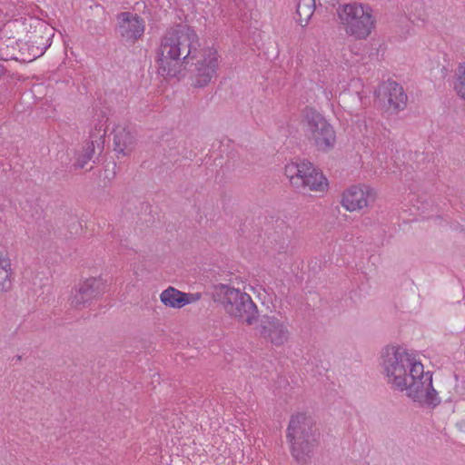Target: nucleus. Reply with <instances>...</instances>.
Wrapping results in <instances>:
<instances>
[{
	"mask_svg": "<svg viewBox=\"0 0 465 465\" xmlns=\"http://www.w3.org/2000/svg\"><path fill=\"white\" fill-rule=\"evenodd\" d=\"M114 152L118 159L130 157L135 150L134 134L126 128L117 127L114 134Z\"/></svg>",
	"mask_w": 465,
	"mask_h": 465,
	"instance_id": "nucleus-16",
	"label": "nucleus"
},
{
	"mask_svg": "<svg viewBox=\"0 0 465 465\" xmlns=\"http://www.w3.org/2000/svg\"><path fill=\"white\" fill-rule=\"evenodd\" d=\"M221 64L218 46L202 41L197 31L186 24L168 27L162 35L156 52L157 71L165 78L178 77L191 65L193 84L208 85Z\"/></svg>",
	"mask_w": 465,
	"mask_h": 465,
	"instance_id": "nucleus-1",
	"label": "nucleus"
},
{
	"mask_svg": "<svg viewBox=\"0 0 465 465\" xmlns=\"http://www.w3.org/2000/svg\"><path fill=\"white\" fill-rule=\"evenodd\" d=\"M453 90L458 97L465 100V63L460 64L453 81Z\"/></svg>",
	"mask_w": 465,
	"mask_h": 465,
	"instance_id": "nucleus-22",
	"label": "nucleus"
},
{
	"mask_svg": "<svg viewBox=\"0 0 465 465\" xmlns=\"http://www.w3.org/2000/svg\"><path fill=\"white\" fill-rule=\"evenodd\" d=\"M430 70L435 74L441 77H446L450 70V61L446 54L442 56H436L431 61Z\"/></svg>",
	"mask_w": 465,
	"mask_h": 465,
	"instance_id": "nucleus-21",
	"label": "nucleus"
},
{
	"mask_svg": "<svg viewBox=\"0 0 465 465\" xmlns=\"http://www.w3.org/2000/svg\"><path fill=\"white\" fill-rule=\"evenodd\" d=\"M338 17L345 32L358 39L366 38L374 26L371 9L361 4H348L338 9Z\"/></svg>",
	"mask_w": 465,
	"mask_h": 465,
	"instance_id": "nucleus-6",
	"label": "nucleus"
},
{
	"mask_svg": "<svg viewBox=\"0 0 465 465\" xmlns=\"http://www.w3.org/2000/svg\"><path fill=\"white\" fill-rule=\"evenodd\" d=\"M331 182L324 172L313 164L301 191L315 196H323L329 193Z\"/></svg>",
	"mask_w": 465,
	"mask_h": 465,
	"instance_id": "nucleus-14",
	"label": "nucleus"
},
{
	"mask_svg": "<svg viewBox=\"0 0 465 465\" xmlns=\"http://www.w3.org/2000/svg\"><path fill=\"white\" fill-rule=\"evenodd\" d=\"M215 303L223 306L224 312L238 322L247 325L257 322L259 312L251 296L240 289L220 283L207 292Z\"/></svg>",
	"mask_w": 465,
	"mask_h": 465,
	"instance_id": "nucleus-4",
	"label": "nucleus"
},
{
	"mask_svg": "<svg viewBox=\"0 0 465 465\" xmlns=\"http://www.w3.org/2000/svg\"><path fill=\"white\" fill-rule=\"evenodd\" d=\"M312 166L313 163L305 159L292 160L284 165L283 174L292 188L301 190Z\"/></svg>",
	"mask_w": 465,
	"mask_h": 465,
	"instance_id": "nucleus-13",
	"label": "nucleus"
},
{
	"mask_svg": "<svg viewBox=\"0 0 465 465\" xmlns=\"http://www.w3.org/2000/svg\"><path fill=\"white\" fill-rule=\"evenodd\" d=\"M315 10L314 0H300L297 5L298 22L304 26L308 24Z\"/></svg>",
	"mask_w": 465,
	"mask_h": 465,
	"instance_id": "nucleus-19",
	"label": "nucleus"
},
{
	"mask_svg": "<svg viewBox=\"0 0 465 465\" xmlns=\"http://www.w3.org/2000/svg\"><path fill=\"white\" fill-rule=\"evenodd\" d=\"M105 282L101 278L91 277L79 282L71 292V305L76 310L88 307L105 292Z\"/></svg>",
	"mask_w": 465,
	"mask_h": 465,
	"instance_id": "nucleus-10",
	"label": "nucleus"
},
{
	"mask_svg": "<svg viewBox=\"0 0 465 465\" xmlns=\"http://www.w3.org/2000/svg\"><path fill=\"white\" fill-rule=\"evenodd\" d=\"M460 429L465 432V421L460 424Z\"/></svg>",
	"mask_w": 465,
	"mask_h": 465,
	"instance_id": "nucleus-28",
	"label": "nucleus"
},
{
	"mask_svg": "<svg viewBox=\"0 0 465 465\" xmlns=\"http://www.w3.org/2000/svg\"><path fill=\"white\" fill-rule=\"evenodd\" d=\"M415 362L407 350L401 346H387L381 352L382 368L395 389L406 388L407 368L411 369Z\"/></svg>",
	"mask_w": 465,
	"mask_h": 465,
	"instance_id": "nucleus-7",
	"label": "nucleus"
},
{
	"mask_svg": "<svg viewBox=\"0 0 465 465\" xmlns=\"http://www.w3.org/2000/svg\"><path fill=\"white\" fill-rule=\"evenodd\" d=\"M407 378L406 388L398 390L401 391H406L407 396L411 399L415 391L417 393L420 392L427 388L429 381H432V373L430 371L424 372L423 365L420 362H415L411 364Z\"/></svg>",
	"mask_w": 465,
	"mask_h": 465,
	"instance_id": "nucleus-15",
	"label": "nucleus"
},
{
	"mask_svg": "<svg viewBox=\"0 0 465 465\" xmlns=\"http://www.w3.org/2000/svg\"><path fill=\"white\" fill-rule=\"evenodd\" d=\"M183 294H184V296H183L184 306L199 301L202 297V294L200 292H195V293L183 292Z\"/></svg>",
	"mask_w": 465,
	"mask_h": 465,
	"instance_id": "nucleus-24",
	"label": "nucleus"
},
{
	"mask_svg": "<svg viewBox=\"0 0 465 465\" xmlns=\"http://www.w3.org/2000/svg\"><path fill=\"white\" fill-rule=\"evenodd\" d=\"M286 437L293 459L305 465L320 444L321 432L312 416L297 413L290 419Z\"/></svg>",
	"mask_w": 465,
	"mask_h": 465,
	"instance_id": "nucleus-3",
	"label": "nucleus"
},
{
	"mask_svg": "<svg viewBox=\"0 0 465 465\" xmlns=\"http://www.w3.org/2000/svg\"><path fill=\"white\" fill-rule=\"evenodd\" d=\"M116 32L124 42L134 45L143 36L145 22L136 13L122 12L116 16Z\"/></svg>",
	"mask_w": 465,
	"mask_h": 465,
	"instance_id": "nucleus-11",
	"label": "nucleus"
},
{
	"mask_svg": "<svg viewBox=\"0 0 465 465\" xmlns=\"http://www.w3.org/2000/svg\"><path fill=\"white\" fill-rule=\"evenodd\" d=\"M11 262L9 259L0 260V291L5 292L11 288Z\"/></svg>",
	"mask_w": 465,
	"mask_h": 465,
	"instance_id": "nucleus-23",
	"label": "nucleus"
},
{
	"mask_svg": "<svg viewBox=\"0 0 465 465\" xmlns=\"http://www.w3.org/2000/svg\"><path fill=\"white\" fill-rule=\"evenodd\" d=\"M374 104L382 111L396 114L406 108L408 96L403 87L388 79L381 82L373 92Z\"/></svg>",
	"mask_w": 465,
	"mask_h": 465,
	"instance_id": "nucleus-9",
	"label": "nucleus"
},
{
	"mask_svg": "<svg viewBox=\"0 0 465 465\" xmlns=\"http://www.w3.org/2000/svg\"><path fill=\"white\" fill-rule=\"evenodd\" d=\"M21 358H22V357H21L20 355H16V356H15V357H14V359H15L16 361H20V360H21Z\"/></svg>",
	"mask_w": 465,
	"mask_h": 465,
	"instance_id": "nucleus-29",
	"label": "nucleus"
},
{
	"mask_svg": "<svg viewBox=\"0 0 465 465\" xmlns=\"http://www.w3.org/2000/svg\"><path fill=\"white\" fill-rule=\"evenodd\" d=\"M379 200V191L366 183H355L345 187L339 203L347 213H361L371 209Z\"/></svg>",
	"mask_w": 465,
	"mask_h": 465,
	"instance_id": "nucleus-8",
	"label": "nucleus"
},
{
	"mask_svg": "<svg viewBox=\"0 0 465 465\" xmlns=\"http://www.w3.org/2000/svg\"><path fill=\"white\" fill-rule=\"evenodd\" d=\"M95 153V146L93 142L87 143L82 150L77 153L75 166L78 168H85L91 163Z\"/></svg>",
	"mask_w": 465,
	"mask_h": 465,
	"instance_id": "nucleus-20",
	"label": "nucleus"
},
{
	"mask_svg": "<svg viewBox=\"0 0 465 465\" xmlns=\"http://www.w3.org/2000/svg\"><path fill=\"white\" fill-rule=\"evenodd\" d=\"M412 401L418 402L421 407L435 408L440 403V399L438 395V391L434 389L431 384V381L427 383V388L420 392L412 394Z\"/></svg>",
	"mask_w": 465,
	"mask_h": 465,
	"instance_id": "nucleus-17",
	"label": "nucleus"
},
{
	"mask_svg": "<svg viewBox=\"0 0 465 465\" xmlns=\"http://www.w3.org/2000/svg\"><path fill=\"white\" fill-rule=\"evenodd\" d=\"M260 336L275 346L284 344L289 339V331L285 324L275 316L263 315L257 327Z\"/></svg>",
	"mask_w": 465,
	"mask_h": 465,
	"instance_id": "nucleus-12",
	"label": "nucleus"
},
{
	"mask_svg": "<svg viewBox=\"0 0 465 465\" xmlns=\"http://www.w3.org/2000/svg\"><path fill=\"white\" fill-rule=\"evenodd\" d=\"M6 34L0 46L1 59L31 62L51 45L53 29L44 24L33 28L24 21H15L7 25Z\"/></svg>",
	"mask_w": 465,
	"mask_h": 465,
	"instance_id": "nucleus-2",
	"label": "nucleus"
},
{
	"mask_svg": "<svg viewBox=\"0 0 465 465\" xmlns=\"http://www.w3.org/2000/svg\"><path fill=\"white\" fill-rule=\"evenodd\" d=\"M289 241H285V239H279V243H276L274 249L279 253H286L289 248Z\"/></svg>",
	"mask_w": 465,
	"mask_h": 465,
	"instance_id": "nucleus-25",
	"label": "nucleus"
},
{
	"mask_svg": "<svg viewBox=\"0 0 465 465\" xmlns=\"http://www.w3.org/2000/svg\"><path fill=\"white\" fill-rule=\"evenodd\" d=\"M5 74V68L3 67L2 64L0 63V76H2Z\"/></svg>",
	"mask_w": 465,
	"mask_h": 465,
	"instance_id": "nucleus-27",
	"label": "nucleus"
},
{
	"mask_svg": "<svg viewBox=\"0 0 465 465\" xmlns=\"http://www.w3.org/2000/svg\"><path fill=\"white\" fill-rule=\"evenodd\" d=\"M465 329V322H462L458 326L454 327L453 330L456 331H462Z\"/></svg>",
	"mask_w": 465,
	"mask_h": 465,
	"instance_id": "nucleus-26",
	"label": "nucleus"
},
{
	"mask_svg": "<svg viewBox=\"0 0 465 465\" xmlns=\"http://www.w3.org/2000/svg\"><path fill=\"white\" fill-rule=\"evenodd\" d=\"M183 296V292L170 286L161 293L160 300L165 306L180 309L184 306Z\"/></svg>",
	"mask_w": 465,
	"mask_h": 465,
	"instance_id": "nucleus-18",
	"label": "nucleus"
},
{
	"mask_svg": "<svg viewBox=\"0 0 465 465\" xmlns=\"http://www.w3.org/2000/svg\"><path fill=\"white\" fill-rule=\"evenodd\" d=\"M302 123L309 141L317 151L328 153L334 148L335 130L322 114L312 108H306Z\"/></svg>",
	"mask_w": 465,
	"mask_h": 465,
	"instance_id": "nucleus-5",
	"label": "nucleus"
}]
</instances>
